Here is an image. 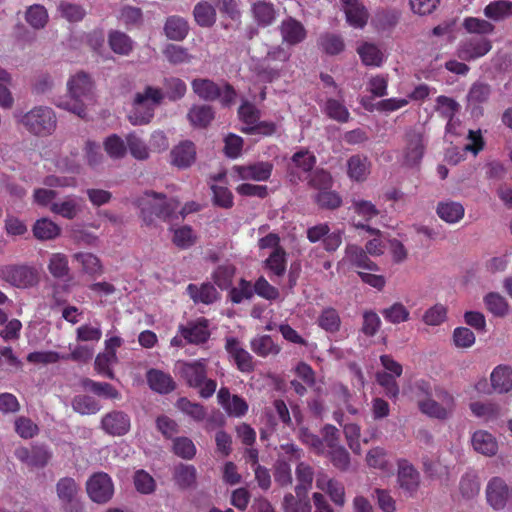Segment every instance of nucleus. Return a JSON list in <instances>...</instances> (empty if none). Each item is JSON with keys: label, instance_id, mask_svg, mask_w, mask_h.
Wrapping results in <instances>:
<instances>
[{"label": "nucleus", "instance_id": "nucleus-1", "mask_svg": "<svg viewBox=\"0 0 512 512\" xmlns=\"http://www.w3.org/2000/svg\"><path fill=\"white\" fill-rule=\"evenodd\" d=\"M94 91L95 82L92 76L84 71H76L66 81V96L57 98L54 105L79 118H85L88 102L92 101Z\"/></svg>", "mask_w": 512, "mask_h": 512}, {"label": "nucleus", "instance_id": "nucleus-2", "mask_svg": "<svg viewBox=\"0 0 512 512\" xmlns=\"http://www.w3.org/2000/svg\"><path fill=\"white\" fill-rule=\"evenodd\" d=\"M165 99L164 91L160 87L146 85L135 92L131 101L129 120L133 125L149 123L154 117L155 109Z\"/></svg>", "mask_w": 512, "mask_h": 512}, {"label": "nucleus", "instance_id": "nucleus-3", "mask_svg": "<svg viewBox=\"0 0 512 512\" xmlns=\"http://www.w3.org/2000/svg\"><path fill=\"white\" fill-rule=\"evenodd\" d=\"M141 216L146 224H151L155 218L164 220L178 219L176 210L179 203L174 199L167 200L154 192L145 193L138 201Z\"/></svg>", "mask_w": 512, "mask_h": 512}, {"label": "nucleus", "instance_id": "nucleus-4", "mask_svg": "<svg viewBox=\"0 0 512 512\" xmlns=\"http://www.w3.org/2000/svg\"><path fill=\"white\" fill-rule=\"evenodd\" d=\"M207 361L199 359L191 362H180L178 371L187 385L198 389L202 398L211 397L217 388L216 381L206 377Z\"/></svg>", "mask_w": 512, "mask_h": 512}, {"label": "nucleus", "instance_id": "nucleus-5", "mask_svg": "<svg viewBox=\"0 0 512 512\" xmlns=\"http://www.w3.org/2000/svg\"><path fill=\"white\" fill-rule=\"evenodd\" d=\"M191 88L195 95L205 101L219 99L223 106H229L236 99V92L227 83H216L208 78H195L191 81Z\"/></svg>", "mask_w": 512, "mask_h": 512}, {"label": "nucleus", "instance_id": "nucleus-6", "mask_svg": "<svg viewBox=\"0 0 512 512\" xmlns=\"http://www.w3.org/2000/svg\"><path fill=\"white\" fill-rule=\"evenodd\" d=\"M20 123L34 135L47 136L55 130L57 118L52 108L36 106L21 117Z\"/></svg>", "mask_w": 512, "mask_h": 512}, {"label": "nucleus", "instance_id": "nucleus-7", "mask_svg": "<svg viewBox=\"0 0 512 512\" xmlns=\"http://www.w3.org/2000/svg\"><path fill=\"white\" fill-rule=\"evenodd\" d=\"M0 279L15 288L28 289L39 283L40 275L31 265L6 264L0 266Z\"/></svg>", "mask_w": 512, "mask_h": 512}, {"label": "nucleus", "instance_id": "nucleus-8", "mask_svg": "<svg viewBox=\"0 0 512 512\" xmlns=\"http://www.w3.org/2000/svg\"><path fill=\"white\" fill-rule=\"evenodd\" d=\"M57 497L63 512H83L84 506L79 498L80 488L71 477H64L56 484Z\"/></svg>", "mask_w": 512, "mask_h": 512}, {"label": "nucleus", "instance_id": "nucleus-9", "mask_svg": "<svg viewBox=\"0 0 512 512\" xmlns=\"http://www.w3.org/2000/svg\"><path fill=\"white\" fill-rule=\"evenodd\" d=\"M272 170V163L261 161L246 165H235L231 169L230 176L234 181H266L270 178Z\"/></svg>", "mask_w": 512, "mask_h": 512}, {"label": "nucleus", "instance_id": "nucleus-10", "mask_svg": "<svg viewBox=\"0 0 512 512\" xmlns=\"http://www.w3.org/2000/svg\"><path fill=\"white\" fill-rule=\"evenodd\" d=\"M87 493L93 502H108L114 493V487L108 474L99 472L90 477L86 484Z\"/></svg>", "mask_w": 512, "mask_h": 512}, {"label": "nucleus", "instance_id": "nucleus-11", "mask_svg": "<svg viewBox=\"0 0 512 512\" xmlns=\"http://www.w3.org/2000/svg\"><path fill=\"white\" fill-rule=\"evenodd\" d=\"M486 498L495 510L503 509L507 504L512 505V489L500 477H493L486 487Z\"/></svg>", "mask_w": 512, "mask_h": 512}, {"label": "nucleus", "instance_id": "nucleus-12", "mask_svg": "<svg viewBox=\"0 0 512 512\" xmlns=\"http://www.w3.org/2000/svg\"><path fill=\"white\" fill-rule=\"evenodd\" d=\"M491 48L492 44L488 39H469L460 42L456 56L462 61H472L485 56Z\"/></svg>", "mask_w": 512, "mask_h": 512}, {"label": "nucleus", "instance_id": "nucleus-13", "mask_svg": "<svg viewBox=\"0 0 512 512\" xmlns=\"http://www.w3.org/2000/svg\"><path fill=\"white\" fill-rule=\"evenodd\" d=\"M397 482L399 487L409 496H413L420 486V474L406 460L399 461Z\"/></svg>", "mask_w": 512, "mask_h": 512}, {"label": "nucleus", "instance_id": "nucleus-14", "mask_svg": "<svg viewBox=\"0 0 512 512\" xmlns=\"http://www.w3.org/2000/svg\"><path fill=\"white\" fill-rule=\"evenodd\" d=\"M347 23L356 29H362L368 22L369 13L359 0H340Z\"/></svg>", "mask_w": 512, "mask_h": 512}, {"label": "nucleus", "instance_id": "nucleus-15", "mask_svg": "<svg viewBox=\"0 0 512 512\" xmlns=\"http://www.w3.org/2000/svg\"><path fill=\"white\" fill-rule=\"evenodd\" d=\"M101 427L109 435L122 436L130 429V418L122 411H111L103 416Z\"/></svg>", "mask_w": 512, "mask_h": 512}, {"label": "nucleus", "instance_id": "nucleus-16", "mask_svg": "<svg viewBox=\"0 0 512 512\" xmlns=\"http://www.w3.org/2000/svg\"><path fill=\"white\" fill-rule=\"evenodd\" d=\"M424 149V139L420 132L411 131L407 133L403 151L405 164L408 166L417 165L423 157Z\"/></svg>", "mask_w": 512, "mask_h": 512}, {"label": "nucleus", "instance_id": "nucleus-17", "mask_svg": "<svg viewBox=\"0 0 512 512\" xmlns=\"http://www.w3.org/2000/svg\"><path fill=\"white\" fill-rule=\"evenodd\" d=\"M50 211L68 220L75 219L83 211V199L76 195H67L53 202Z\"/></svg>", "mask_w": 512, "mask_h": 512}, {"label": "nucleus", "instance_id": "nucleus-18", "mask_svg": "<svg viewBox=\"0 0 512 512\" xmlns=\"http://www.w3.org/2000/svg\"><path fill=\"white\" fill-rule=\"evenodd\" d=\"M347 264L370 271L378 269L377 265L367 257L365 252L355 245H348L346 247L345 255L342 260L338 262L337 269L342 270Z\"/></svg>", "mask_w": 512, "mask_h": 512}, {"label": "nucleus", "instance_id": "nucleus-19", "mask_svg": "<svg viewBox=\"0 0 512 512\" xmlns=\"http://www.w3.org/2000/svg\"><path fill=\"white\" fill-rule=\"evenodd\" d=\"M225 348L241 372L249 373L254 370L253 357L240 345L238 340L228 338Z\"/></svg>", "mask_w": 512, "mask_h": 512}, {"label": "nucleus", "instance_id": "nucleus-20", "mask_svg": "<svg viewBox=\"0 0 512 512\" xmlns=\"http://www.w3.org/2000/svg\"><path fill=\"white\" fill-rule=\"evenodd\" d=\"M437 216L447 224L459 223L465 216V208L461 202L446 199L438 202Z\"/></svg>", "mask_w": 512, "mask_h": 512}, {"label": "nucleus", "instance_id": "nucleus-21", "mask_svg": "<svg viewBox=\"0 0 512 512\" xmlns=\"http://www.w3.org/2000/svg\"><path fill=\"white\" fill-rule=\"evenodd\" d=\"M170 162L178 168L191 166L196 159V149L192 142L183 141L174 146L170 152Z\"/></svg>", "mask_w": 512, "mask_h": 512}, {"label": "nucleus", "instance_id": "nucleus-22", "mask_svg": "<svg viewBox=\"0 0 512 512\" xmlns=\"http://www.w3.org/2000/svg\"><path fill=\"white\" fill-rule=\"evenodd\" d=\"M473 449L486 457L495 456L498 452V442L494 435L486 430H477L471 437Z\"/></svg>", "mask_w": 512, "mask_h": 512}, {"label": "nucleus", "instance_id": "nucleus-23", "mask_svg": "<svg viewBox=\"0 0 512 512\" xmlns=\"http://www.w3.org/2000/svg\"><path fill=\"white\" fill-rule=\"evenodd\" d=\"M279 30L282 41L288 45H296L306 38V30L302 23L291 17L281 22Z\"/></svg>", "mask_w": 512, "mask_h": 512}, {"label": "nucleus", "instance_id": "nucleus-24", "mask_svg": "<svg viewBox=\"0 0 512 512\" xmlns=\"http://www.w3.org/2000/svg\"><path fill=\"white\" fill-rule=\"evenodd\" d=\"M316 487L326 492L336 505H344L345 489L340 482L330 479L324 474H318L316 478Z\"/></svg>", "mask_w": 512, "mask_h": 512}, {"label": "nucleus", "instance_id": "nucleus-25", "mask_svg": "<svg viewBox=\"0 0 512 512\" xmlns=\"http://www.w3.org/2000/svg\"><path fill=\"white\" fill-rule=\"evenodd\" d=\"M371 172V162L362 155H354L347 160V175L355 182L365 181Z\"/></svg>", "mask_w": 512, "mask_h": 512}, {"label": "nucleus", "instance_id": "nucleus-26", "mask_svg": "<svg viewBox=\"0 0 512 512\" xmlns=\"http://www.w3.org/2000/svg\"><path fill=\"white\" fill-rule=\"evenodd\" d=\"M491 386L497 393H508L512 390V368L498 365L490 375Z\"/></svg>", "mask_w": 512, "mask_h": 512}, {"label": "nucleus", "instance_id": "nucleus-27", "mask_svg": "<svg viewBox=\"0 0 512 512\" xmlns=\"http://www.w3.org/2000/svg\"><path fill=\"white\" fill-rule=\"evenodd\" d=\"M295 475L297 480L296 495L297 497L305 496L312 486L315 475L314 469L310 464L300 461L296 466Z\"/></svg>", "mask_w": 512, "mask_h": 512}, {"label": "nucleus", "instance_id": "nucleus-28", "mask_svg": "<svg viewBox=\"0 0 512 512\" xmlns=\"http://www.w3.org/2000/svg\"><path fill=\"white\" fill-rule=\"evenodd\" d=\"M186 290L195 303L211 304L218 299V292L210 283L189 284Z\"/></svg>", "mask_w": 512, "mask_h": 512}, {"label": "nucleus", "instance_id": "nucleus-29", "mask_svg": "<svg viewBox=\"0 0 512 512\" xmlns=\"http://www.w3.org/2000/svg\"><path fill=\"white\" fill-rule=\"evenodd\" d=\"M357 53L366 66L379 67L385 60L383 51L374 43L364 42L357 48Z\"/></svg>", "mask_w": 512, "mask_h": 512}, {"label": "nucleus", "instance_id": "nucleus-30", "mask_svg": "<svg viewBox=\"0 0 512 512\" xmlns=\"http://www.w3.org/2000/svg\"><path fill=\"white\" fill-rule=\"evenodd\" d=\"M147 381L152 390L161 394H167L175 389L172 377L157 369L148 371Z\"/></svg>", "mask_w": 512, "mask_h": 512}, {"label": "nucleus", "instance_id": "nucleus-31", "mask_svg": "<svg viewBox=\"0 0 512 512\" xmlns=\"http://www.w3.org/2000/svg\"><path fill=\"white\" fill-rule=\"evenodd\" d=\"M251 350L260 357L276 356L279 354L281 347L276 344L271 336H256L250 341Z\"/></svg>", "mask_w": 512, "mask_h": 512}, {"label": "nucleus", "instance_id": "nucleus-32", "mask_svg": "<svg viewBox=\"0 0 512 512\" xmlns=\"http://www.w3.org/2000/svg\"><path fill=\"white\" fill-rule=\"evenodd\" d=\"M102 145L105 153L111 159L119 160L127 155V137L123 139L117 134H111L103 140Z\"/></svg>", "mask_w": 512, "mask_h": 512}, {"label": "nucleus", "instance_id": "nucleus-33", "mask_svg": "<svg viewBox=\"0 0 512 512\" xmlns=\"http://www.w3.org/2000/svg\"><path fill=\"white\" fill-rule=\"evenodd\" d=\"M38 240H53L61 234V228L49 218L38 219L32 228Z\"/></svg>", "mask_w": 512, "mask_h": 512}, {"label": "nucleus", "instance_id": "nucleus-34", "mask_svg": "<svg viewBox=\"0 0 512 512\" xmlns=\"http://www.w3.org/2000/svg\"><path fill=\"white\" fill-rule=\"evenodd\" d=\"M108 43L114 53L123 56L129 55L134 48L133 40L120 31H111L108 35Z\"/></svg>", "mask_w": 512, "mask_h": 512}, {"label": "nucleus", "instance_id": "nucleus-35", "mask_svg": "<svg viewBox=\"0 0 512 512\" xmlns=\"http://www.w3.org/2000/svg\"><path fill=\"white\" fill-rule=\"evenodd\" d=\"M164 31L169 39L181 41L187 36L189 26L184 18L179 16H170L166 20Z\"/></svg>", "mask_w": 512, "mask_h": 512}, {"label": "nucleus", "instance_id": "nucleus-36", "mask_svg": "<svg viewBox=\"0 0 512 512\" xmlns=\"http://www.w3.org/2000/svg\"><path fill=\"white\" fill-rule=\"evenodd\" d=\"M82 385L86 390L94 393L99 397L113 400H118L121 398L120 392L107 382H96L86 378L82 381Z\"/></svg>", "mask_w": 512, "mask_h": 512}, {"label": "nucleus", "instance_id": "nucleus-37", "mask_svg": "<svg viewBox=\"0 0 512 512\" xmlns=\"http://www.w3.org/2000/svg\"><path fill=\"white\" fill-rule=\"evenodd\" d=\"M73 259L81 266L82 271L89 275L98 276L103 272L99 258L92 253L78 252L73 255Z\"/></svg>", "mask_w": 512, "mask_h": 512}, {"label": "nucleus", "instance_id": "nucleus-38", "mask_svg": "<svg viewBox=\"0 0 512 512\" xmlns=\"http://www.w3.org/2000/svg\"><path fill=\"white\" fill-rule=\"evenodd\" d=\"M47 269L54 278H65L70 271L68 257L60 252L50 254Z\"/></svg>", "mask_w": 512, "mask_h": 512}, {"label": "nucleus", "instance_id": "nucleus-39", "mask_svg": "<svg viewBox=\"0 0 512 512\" xmlns=\"http://www.w3.org/2000/svg\"><path fill=\"white\" fill-rule=\"evenodd\" d=\"M484 15L493 21H501L512 16V2L497 0L484 8Z\"/></svg>", "mask_w": 512, "mask_h": 512}, {"label": "nucleus", "instance_id": "nucleus-40", "mask_svg": "<svg viewBox=\"0 0 512 512\" xmlns=\"http://www.w3.org/2000/svg\"><path fill=\"white\" fill-rule=\"evenodd\" d=\"M188 120L194 127H206L214 118V112L210 106L195 105L188 114Z\"/></svg>", "mask_w": 512, "mask_h": 512}, {"label": "nucleus", "instance_id": "nucleus-41", "mask_svg": "<svg viewBox=\"0 0 512 512\" xmlns=\"http://www.w3.org/2000/svg\"><path fill=\"white\" fill-rule=\"evenodd\" d=\"M182 336L189 343H203L209 337V331L205 322H191L189 327H181Z\"/></svg>", "mask_w": 512, "mask_h": 512}, {"label": "nucleus", "instance_id": "nucleus-42", "mask_svg": "<svg viewBox=\"0 0 512 512\" xmlns=\"http://www.w3.org/2000/svg\"><path fill=\"white\" fill-rule=\"evenodd\" d=\"M254 19L261 26L272 24L276 18V11L271 3L259 1L252 7Z\"/></svg>", "mask_w": 512, "mask_h": 512}, {"label": "nucleus", "instance_id": "nucleus-43", "mask_svg": "<svg viewBox=\"0 0 512 512\" xmlns=\"http://www.w3.org/2000/svg\"><path fill=\"white\" fill-rule=\"evenodd\" d=\"M483 301L486 308L492 313L494 317L506 316L509 309V304L507 300L499 293L490 292L484 297Z\"/></svg>", "mask_w": 512, "mask_h": 512}, {"label": "nucleus", "instance_id": "nucleus-44", "mask_svg": "<svg viewBox=\"0 0 512 512\" xmlns=\"http://www.w3.org/2000/svg\"><path fill=\"white\" fill-rule=\"evenodd\" d=\"M72 408L81 415H92L100 411V404L89 395H77L72 399Z\"/></svg>", "mask_w": 512, "mask_h": 512}, {"label": "nucleus", "instance_id": "nucleus-45", "mask_svg": "<svg viewBox=\"0 0 512 512\" xmlns=\"http://www.w3.org/2000/svg\"><path fill=\"white\" fill-rule=\"evenodd\" d=\"M172 242L180 249H187L197 241V235L189 226H181L172 230Z\"/></svg>", "mask_w": 512, "mask_h": 512}, {"label": "nucleus", "instance_id": "nucleus-46", "mask_svg": "<svg viewBox=\"0 0 512 512\" xmlns=\"http://www.w3.org/2000/svg\"><path fill=\"white\" fill-rule=\"evenodd\" d=\"M196 469L192 465L181 464L174 470V480L176 484L182 488L187 489L196 483Z\"/></svg>", "mask_w": 512, "mask_h": 512}, {"label": "nucleus", "instance_id": "nucleus-47", "mask_svg": "<svg viewBox=\"0 0 512 512\" xmlns=\"http://www.w3.org/2000/svg\"><path fill=\"white\" fill-rule=\"evenodd\" d=\"M418 407L422 413L429 417L441 420L448 418L445 410L440 406L439 401L433 396V393L428 395L425 399H419Z\"/></svg>", "mask_w": 512, "mask_h": 512}, {"label": "nucleus", "instance_id": "nucleus-48", "mask_svg": "<svg viewBox=\"0 0 512 512\" xmlns=\"http://www.w3.org/2000/svg\"><path fill=\"white\" fill-rule=\"evenodd\" d=\"M286 252L283 248L270 251L265 260V267L276 276H282L286 271Z\"/></svg>", "mask_w": 512, "mask_h": 512}, {"label": "nucleus", "instance_id": "nucleus-49", "mask_svg": "<svg viewBox=\"0 0 512 512\" xmlns=\"http://www.w3.org/2000/svg\"><path fill=\"white\" fill-rule=\"evenodd\" d=\"M137 160H147L150 157V148L145 141L136 134L127 135V151Z\"/></svg>", "mask_w": 512, "mask_h": 512}, {"label": "nucleus", "instance_id": "nucleus-50", "mask_svg": "<svg viewBox=\"0 0 512 512\" xmlns=\"http://www.w3.org/2000/svg\"><path fill=\"white\" fill-rule=\"evenodd\" d=\"M165 97L170 101H177L183 98L187 91L186 83L177 77H169L164 79Z\"/></svg>", "mask_w": 512, "mask_h": 512}, {"label": "nucleus", "instance_id": "nucleus-51", "mask_svg": "<svg viewBox=\"0 0 512 512\" xmlns=\"http://www.w3.org/2000/svg\"><path fill=\"white\" fill-rule=\"evenodd\" d=\"M194 18L196 22L203 27H210L216 21V11L212 5L207 2H200L194 8Z\"/></svg>", "mask_w": 512, "mask_h": 512}, {"label": "nucleus", "instance_id": "nucleus-52", "mask_svg": "<svg viewBox=\"0 0 512 512\" xmlns=\"http://www.w3.org/2000/svg\"><path fill=\"white\" fill-rule=\"evenodd\" d=\"M163 54L167 61L174 65L190 63L193 59L186 48L173 44L167 45Z\"/></svg>", "mask_w": 512, "mask_h": 512}, {"label": "nucleus", "instance_id": "nucleus-53", "mask_svg": "<svg viewBox=\"0 0 512 512\" xmlns=\"http://www.w3.org/2000/svg\"><path fill=\"white\" fill-rule=\"evenodd\" d=\"M26 21L33 28L41 29L48 22V13L42 5H32L26 11Z\"/></svg>", "mask_w": 512, "mask_h": 512}, {"label": "nucleus", "instance_id": "nucleus-54", "mask_svg": "<svg viewBox=\"0 0 512 512\" xmlns=\"http://www.w3.org/2000/svg\"><path fill=\"white\" fill-rule=\"evenodd\" d=\"M463 27L466 29L468 33L471 34H491L494 31V25L488 22L487 20L476 18V17H468L464 19Z\"/></svg>", "mask_w": 512, "mask_h": 512}, {"label": "nucleus", "instance_id": "nucleus-55", "mask_svg": "<svg viewBox=\"0 0 512 512\" xmlns=\"http://www.w3.org/2000/svg\"><path fill=\"white\" fill-rule=\"evenodd\" d=\"M328 457L333 466L341 471H346L350 466V455L341 445L330 448Z\"/></svg>", "mask_w": 512, "mask_h": 512}, {"label": "nucleus", "instance_id": "nucleus-56", "mask_svg": "<svg viewBox=\"0 0 512 512\" xmlns=\"http://www.w3.org/2000/svg\"><path fill=\"white\" fill-rule=\"evenodd\" d=\"M282 508L284 512H311L308 500L302 497L296 498L292 493H287L283 498Z\"/></svg>", "mask_w": 512, "mask_h": 512}, {"label": "nucleus", "instance_id": "nucleus-57", "mask_svg": "<svg viewBox=\"0 0 512 512\" xmlns=\"http://www.w3.org/2000/svg\"><path fill=\"white\" fill-rule=\"evenodd\" d=\"M470 409L475 416L486 420L495 419L500 415V408L494 403L473 402Z\"/></svg>", "mask_w": 512, "mask_h": 512}, {"label": "nucleus", "instance_id": "nucleus-58", "mask_svg": "<svg viewBox=\"0 0 512 512\" xmlns=\"http://www.w3.org/2000/svg\"><path fill=\"white\" fill-rule=\"evenodd\" d=\"M176 406L183 413L189 415L196 421H201L205 418L206 412L202 405L199 403H193L189 401L187 398H180Z\"/></svg>", "mask_w": 512, "mask_h": 512}, {"label": "nucleus", "instance_id": "nucleus-59", "mask_svg": "<svg viewBox=\"0 0 512 512\" xmlns=\"http://www.w3.org/2000/svg\"><path fill=\"white\" fill-rule=\"evenodd\" d=\"M115 361H116V354L113 351L106 352L104 354H99L95 360L96 371L99 374H101L109 379H114L115 374L110 369L109 366H110V364L114 363Z\"/></svg>", "mask_w": 512, "mask_h": 512}, {"label": "nucleus", "instance_id": "nucleus-60", "mask_svg": "<svg viewBox=\"0 0 512 512\" xmlns=\"http://www.w3.org/2000/svg\"><path fill=\"white\" fill-rule=\"evenodd\" d=\"M174 453L184 459H191L196 454V447L193 441L187 437H178L173 443Z\"/></svg>", "mask_w": 512, "mask_h": 512}, {"label": "nucleus", "instance_id": "nucleus-61", "mask_svg": "<svg viewBox=\"0 0 512 512\" xmlns=\"http://www.w3.org/2000/svg\"><path fill=\"white\" fill-rule=\"evenodd\" d=\"M15 431L24 439L33 438L38 434V426L29 418L21 416L15 420Z\"/></svg>", "mask_w": 512, "mask_h": 512}, {"label": "nucleus", "instance_id": "nucleus-62", "mask_svg": "<svg viewBox=\"0 0 512 512\" xmlns=\"http://www.w3.org/2000/svg\"><path fill=\"white\" fill-rule=\"evenodd\" d=\"M58 11L61 17L65 18L69 22H78L85 16V10L76 4L63 2L58 6Z\"/></svg>", "mask_w": 512, "mask_h": 512}, {"label": "nucleus", "instance_id": "nucleus-63", "mask_svg": "<svg viewBox=\"0 0 512 512\" xmlns=\"http://www.w3.org/2000/svg\"><path fill=\"white\" fill-rule=\"evenodd\" d=\"M459 489L463 497L468 499L473 498L480 490L477 477L471 474L464 475L460 480Z\"/></svg>", "mask_w": 512, "mask_h": 512}, {"label": "nucleus", "instance_id": "nucleus-64", "mask_svg": "<svg viewBox=\"0 0 512 512\" xmlns=\"http://www.w3.org/2000/svg\"><path fill=\"white\" fill-rule=\"evenodd\" d=\"M315 201L320 207L327 209L338 208L342 203L341 197L329 189L318 192Z\"/></svg>", "mask_w": 512, "mask_h": 512}]
</instances>
